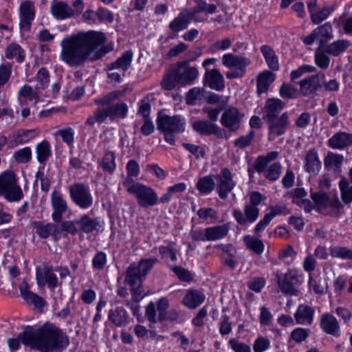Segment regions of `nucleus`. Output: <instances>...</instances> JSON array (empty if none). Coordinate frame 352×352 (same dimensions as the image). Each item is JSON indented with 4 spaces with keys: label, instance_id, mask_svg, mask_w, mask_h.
Segmentation results:
<instances>
[{
    "label": "nucleus",
    "instance_id": "nucleus-1",
    "mask_svg": "<svg viewBox=\"0 0 352 352\" xmlns=\"http://www.w3.org/2000/svg\"><path fill=\"white\" fill-rule=\"evenodd\" d=\"M106 41L102 32L89 31L73 34L64 38L61 43V60L70 67H80L89 59H99L107 53V50L100 49L97 54L91 57L93 52Z\"/></svg>",
    "mask_w": 352,
    "mask_h": 352
},
{
    "label": "nucleus",
    "instance_id": "nucleus-2",
    "mask_svg": "<svg viewBox=\"0 0 352 352\" xmlns=\"http://www.w3.org/2000/svg\"><path fill=\"white\" fill-rule=\"evenodd\" d=\"M21 342L41 352H54L62 350L69 344L68 336L52 323H46L34 330L27 327L19 333Z\"/></svg>",
    "mask_w": 352,
    "mask_h": 352
},
{
    "label": "nucleus",
    "instance_id": "nucleus-3",
    "mask_svg": "<svg viewBox=\"0 0 352 352\" xmlns=\"http://www.w3.org/2000/svg\"><path fill=\"white\" fill-rule=\"evenodd\" d=\"M122 96L120 91H114L94 100V103L98 107L94 111L92 116L87 118L85 124L94 126L96 123L101 124L107 118L111 120L116 118H124L128 112V107L123 102L116 101Z\"/></svg>",
    "mask_w": 352,
    "mask_h": 352
},
{
    "label": "nucleus",
    "instance_id": "nucleus-4",
    "mask_svg": "<svg viewBox=\"0 0 352 352\" xmlns=\"http://www.w3.org/2000/svg\"><path fill=\"white\" fill-rule=\"evenodd\" d=\"M158 262L157 258H142L138 263H132L126 270L124 282L131 287L133 297L136 301L144 296L143 282L154 265Z\"/></svg>",
    "mask_w": 352,
    "mask_h": 352
},
{
    "label": "nucleus",
    "instance_id": "nucleus-5",
    "mask_svg": "<svg viewBox=\"0 0 352 352\" xmlns=\"http://www.w3.org/2000/svg\"><path fill=\"white\" fill-rule=\"evenodd\" d=\"M199 76L198 68L191 66L190 60L179 61L169 67L161 85L164 89L170 91L177 85L184 86L193 84Z\"/></svg>",
    "mask_w": 352,
    "mask_h": 352
},
{
    "label": "nucleus",
    "instance_id": "nucleus-6",
    "mask_svg": "<svg viewBox=\"0 0 352 352\" xmlns=\"http://www.w3.org/2000/svg\"><path fill=\"white\" fill-rule=\"evenodd\" d=\"M186 119L180 116H168L161 113L157 118V129L164 135L165 141L170 145L175 144V134L185 131Z\"/></svg>",
    "mask_w": 352,
    "mask_h": 352
},
{
    "label": "nucleus",
    "instance_id": "nucleus-7",
    "mask_svg": "<svg viewBox=\"0 0 352 352\" xmlns=\"http://www.w3.org/2000/svg\"><path fill=\"white\" fill-rule=\"evenodd\" d=\"M279 155L278 151H271L265 155L258 156L254 162V168L258 173H263L265 179L270 182L278 180L282 173V165L280 162H274L267 166Z\"/></svg>",
    "mask_w": 352,
    "mask_h": 352
},
{
    "label": "nucleus",
    "instance_id": "nucleus-8",
    "mask_svg": "<svg viewBox=\"0 0 352 352\" xmlns=\"http://www.w3.org/2000/svg\"><path fill=\"white\" fill-rule=\"evenodd\" d=\"M311 197L321 213L338 218L343 213V204L336 195L330 196L323 191L311 193Z\"/></svg>",
    "mask_w": 352,
    "mask_h": 352
},
{
    "label": "nucleus",
    "instance_id": "nucleus-9",
    "mask_svg": "<svg viewBox=\"0 0 352 352\" xmlns=\"http://www.w3.org/2000/svg\"><path fill=\"white\" fill-rule=\"evenodd\" d=\"M0 195L8 200L16 201L23 197V192L16 184V177L12 171H5L0 175Z\"/></svg>",
    "mask_w": 352,
    "mask_h": 352
},
{
    "label": "nucleus",
    "instance_id": "nucleus-10",
    "mask_svg": "<svg viewBox=\"0 0 352 352\" xmlns=\"http://www.w3.org/2000/svg\"><path fill=\"white\" fill-rule=\"evenodd\" d=\"M127 191L135 195L138 203L142 208H148L156 205L159 198L154 190L140 183H136L127 188Z\"/></svg>",
    "mask_w": 352,
    "mask_h": 352
},
{
    "label": "nucleus",
    "instance_id": "nucleus-11",
    "mask_svg": "<svg viewBox=\"0 0 352 352\" xmlns=\"http://www.w3.org/2000/svg\"><path fill=\"white\" fill-rule=\"evenodd\" d=\"M72 200L81 209L89 208L94 203V198L89 186L82 183H75L69 186Z\"/></svg>",
    "mask_w": 352,
    "mask_h": 352
},
{
    "label": "nucleus",
    "instance_id": "nucleus-12",
    "mask_svg": "<svg viewBox=\"0 0 352 352\" xmlns=\"http://www.w3.org/2000/svg\"><path fill=\"white\" fill-rule=\"evenodd\" d=\"M301 276L296 271L289 270L283 275L276 274L278 285L280 290L287 295L297 296L299 291L296 288L300 284Z\"/></svg>",
    "mask_w": 352,
    "mask_h": 352
},
{
    "label": "nucleus",
    "instance_id": "nucleus-13",
    "mask_svg": "<svg viewBox=\"0 0 352 352\" xmlns=\"http://www.w3.org/2000/svg\"><path fill=\"white\" fill-rule=\"evenodd\" d=\"M324 78L322 72L305 78L297 83L300 86V92L304 96L314 97L316 91L322 87Z\"/></svg>",
    "mask_w": 352,
    "mask_h": 352
},
{
    "label": "nucleus",
    "instance_id": "nucleus-14",
    "mask_svg": "<svg viewBox=\"0 0 352 352\" xmlns=\"http://www.w3.org/2000/svg\"><path fill=\"white\" fill-rule=\"evenodd\" d=\"M216 179L217 193L221 199L225 200L236 185L230 170L228 168H222L219 174L216 175Z\"/></svg>",
    "mask_w": 352,
    "mask_h": 352
},
{
    "label": "nucleus",
    "instance_id": "nucleus-15",
    "mask_svg": "<svg viewBox=\"0 0 352 352\" xmlns=\"http://www.w3.org/2000/svg\"><path fill=\"white\" fill-rule=\"evenodd\" d=\"M333 38V28L330 23L327 22L318 26L307 36H302V41L305 45H310L316 40H319V48L322 47L329 40Z\"/></svg>",
    "mask_w": 352,
    "mask_h": 352
},
{
    "label": "nucleus",
    "instance_id": "nucleus-16",
    "mask_svg": "<svg viewBox=\"0 0 352 352\" xmlns=\"http://www.w3.org/2000/svg\"><path fill=\"white\" fill-rule=\"evenodd\" d=\"M36 279L39 287H43L47 283L50 288L54 289L58 285V278L53 272V267L48 263H44L42 268H36Z\"/></svg>",
    "mask_w": 352,
    "mask_h": 352
},
{
    "label": "nucleus",
    "instance_id": "nucleus-17",
    "mask_svg": "<svg viewBox=\"0 0 352 352\" xmlns=\"http://www.w3.org/2000/svg\"><path fill=\"white\" fill-rule=\"evenodd\" d=\"M243 114L238 109L230 107L226 109L221 117V124L230 131L235 132L239 128Z\"/></svg>",
    "mask_w": 352,
    "mask_h": 352
},
{
    "label": "nucleus",
    "instance_id": "nucleus-18",
    "mask_svg": "<svg viewBox=\"0 0 352 352\" xmlns=\"http://www.w3.org/2000/svg\"><path fill=\"white\" fill-rule=\"evenodd\" d=\"M266 122L268 124L269 135L273 139L283 135L290 124L287 112L283 113L280 117L266 120Z\"/></svg>",
    "mask_w": 352,
    "mask_h": 352
},
{
    "label": "nucleus",
    "instance_id": "nucleus-19",
    "mask_svg": "<svg viewBox=\"0 0 352 352\" xmlns=\"http://www.w3.org/2000/svg\"><path fill=\"white\" fill-rule=\"evenodd\" d=\"M20 22L21 30L29 31L35 16L34 3L31 1H23L19 7Z\"/></svg>",
    "mask_w": 352,
    "mask_h": 352
},
{
    "label": "nucleus",
    "instance_id": "nucleus-20",
    "mask_svg": "<svg viewBox=\"0 0 352 352\" xmlns=\"http://www.w3.org/2000/svg\"><path fill=\"white\" fill-rule=\"evenodd\" d=\"M32 225L36 234L41 239H47L50 236H52L56 241L60 237V230L58 225L52 223L44 224L40 221H33Z\"/></svg>",
    "mask_w": 352,
    "mask_h": 352
},
{
    "label": "nucleus",
    "instance_id": "nucleus-21",
    "mask_svg": "<svg viewBox=\"0 0 352 352\" xmlns=\"http://www.w3.org/2000/svg\"><path fill=\"white\" fill-rule=\"evenodd\" d=\"M204 84L212 89L222 91L225 88L224 78L219 69L207 70L204 77Z\"/></svg>",
    "mask_w": 352,
    "mask_h": 352
},
{
    "label": "nucleus",
    "instance_id": "nucleus-22",
    "mask_svg": "<svg viewBox=\"0 0 352 352\" xmlns=\"http://www.w3.org/2000/svg\"><path fill=\"white\" fill-rule=\"evenodd\" d=\"M244 212L245 215H243L240 210H234L233 211V216L240 225H244L247 222L253 223L259 215L258 208L254 205H246L245 206Z\"/></svg>",
    "mask_w": 352,
    "mask_h": 352
},
{
    "label": "nucleus",
    "instance_id": "nucleus-23",
    "mask_svg": "<svg viewBox=\"0 0 352 352\" xmlns=\"http://www.w3.org/2000/svg\"><path fill=\"white\" fill-rule=\"evenodd\" d=\"M270 212L266 214L263 219L256 226L254 229L255 232L258 233L262 232L274 217L282 214H287L289 213L286 206L283 204L270 206Z\"/></svg>",
    "mask_w": 352,
    "mask_h": 352
},
{
    "label": "nucleus",
    "instance_id": "nucleus-24",
    "mask_svg": "<svg viewBox=\"0 0 352 352\" xmlns=\"http://www.w3.org/2000/svg\"><path fill=\"white\" fill-rule=\"evenodd\" d=\"M320 325L323 331L333 336H340L338 321L333 315L326 313L321 316Z\"/></svg>",
    "mask_w": 352,
    "mask_h": 352
},
{
    "label": "nucleus",
    "instance_id": "nucleus-25",
    "mask_svg": "<svg viewBox=\"0 0 352 352\" xmlns=\"http://www.w3.org/2000/svg\"><path fill=\"white\" fill-rule=\"evenodd\" d=\"M285 105V102H283L280 99H267L263 108V119L266 121L275 117H278V114L283 110Z\"/></svg>",
    "mask_w": 352,
    "mask_h": 352
},
{
    "label": "nucleus",
    "instance_id": "nucleus-26",
    "mask_svg": "<svg viewBox=\"0 0 352 352\" xmlns=\"http://www.w3.org/2000/svg\"><path fill=\"white\" fill-rule=\"evenodd\" d=\"M51 13L58 20H63L73 16V9L66 2H53L51 6Z\"/></svg>",
    "mask_w": 352,
    "mask_h": 352
},
{
    "label": "nucleus",
    "instance_id": "nucleus-27",
    "mask_svg": "<svg viewBox=\"0 0 352 352\" xmlns=\"http://www.w3.org/2000/svg\"><path fill=\"white\" fill-rule=\"evenodd\" d=\"M250 63V59L231 53L224 54L222 57V64L228 68H246Z\"/></svg>",
    "mask_w": 352,
    "mask_h": 352
},
{
    "label": "nucleus",
    "instance_id": "nucleus-28",
    "mask_svg": "<svg viewBox=\"0 0 352 352\" xmlns=\"http://www.w3.org/2000/svg\"><path fill=\"white\" fill-rule=\"evenodd\" d=\"M315 311L314 308L307 305H300L294 314V318L298 324H311L314 320Z\"/></svg>",
    "mask_w": 352,
    "mask_h": 352
},
{
    "label": "nucleus",
    "instance_id": "nucleus-29",
    "mask_svg": "<svg viewBox=\"0 0 352 352\" xmlns=\"http://www.w3.org/2000/svg\"><path fill=\"white\" fill-rule=\"evenodd\" d=\"M19 289L22 298L28 303L34 305L37 308H43L45 305V301L42 297L30 291L27 283L23 282L19 286Z\"/></svg>",
    "mask_w": 352,
    "mask_h": 352
},
{
    "label": "nucleus",
    "instance_id": "nucleus-30",
    "mask_svg": "<svg viewBox=\"0 0 352 352\" xmlns=\"http://www.w3.org/2000/svg\"><path fill=\"white\" fill-rule=\"evenodd\" d=\"M52 205L54 209L52 219L59 223L62 219V214L67 210V202L58 193L54 192L52 195Z\"/></svg>",
    "mask_w": 352,
    "mask_h": 352
},
{
    "label": "nucleus",
    "instance_id": "nucleus-31",
    "mask_svg": "<svg viewBox=\"0 0 352 352\" xmlns=\"http://www.w3.org/2000/svg\"><path fill=\"white\" fill-rule=\"evenodd\" d=\"M305 162V170L309 173L316 175L321 168V162L315 148H311L307 152Z\"/></svg>",
    "mask_w": 352,
    "mask_h": 352
},
{
    "label": "nucleus",
    "instance_id": "nucleus-32",
    "mask_svg": "<svg viewBox=\"0 0 352 352\" xmlns=\"http://www.w3.org/2000/svg\"><path fill=\"white\" fill-rule=\"evenodd\" d=\"M333 148L342 149L352 144V134L339 132L334 134L328 141Z\"/></svg>",
    "mask_w": 352,
    "mask_h": 352
},
{
    "label": "nucleus",
    "instance_id": "nucleus-33",
    "mask_svg": "<svg viewBox=\"0 0 352 352\" xmlns=\"http://www.w3.org/2000/svg\"><path fill=\"white\" fill-rule=\"evenodd\" d=\"M275 74L269 70L260 73L257 77V93L261 95L265 93L270 85L275 80Z\"/></svg>",
    "mask_w": 352,
    "mask_h": 352
},
{
    "label": "nucleus",
    "instance_id": "nucleus-34",
    "mask_svg": "<svg viewBox=\"0 0 352 352\" xmlns=\"http://www.w3.org/2000/svg\"><path fill=\"white\" fill-rule=\"evenodd\" d=\"M192 126L196 132L204 135L217 134L220 130L215 124L204 120H196Z\"/></svg>",
    "mask_w": 352,
    "mask_h": 352
},
{
    "label": "nucleus",
    "instance_id": "nucleus-35",
    "mask_svg": "<svg viewBox=\"0 0 352 352\" xmlns=\"http://www.w3.org/2000/svg\"><path fill=\"white\" fill-rule=\"evenodd\" d=\"M351 46V42L346 39H339L326 45L324 52L333 56H338Z\"/></svg>",
    "mask_w": 352,
    "mask_h": 352
},
{
    "label": "nucleus",
    "instance_id": "nucleus-36",
    "mask_svg": "<svg viewBox=\"0 0 352 352\" xmlns=\"http://www.w3.org/2000/svg\"><path fill=\"white\" fill-rule=\"evenodd\" d=\"M108 318L117 327H122L127 323L128 315L122 307H117L115 309H110Z\"/></svg>",
    "mask_w": 352,
    "mask_h": 352
},
{
    "label": "nucleus",
    "instance_id": "nucleus-37",
    "mask_svg": "<svg viewBox=\"0 0 352 352\" xmlns=\"http://www.w3.org/2000/svg\"><path fill=\"white\" fill-rule=\"evenodd\" d=\"M344 157L342 155L329 153L324 158V166L327 168L333 170L336 173H340Z\"/></svg>",
    "mask_w": 352,
    "mask_h": 352
},
{
    "label": "nucleus",
    "instance_id": "nucleus-38",
    "mask_svg": "<svg viewBox=\"0 0 352 352\" xmlns=\"http://www.w3.org/2000/svg\"><path fill=\"white\" fill-rule=\"evenodd\" d=\"M78 226L80 232L87 234L98 230V228L101 226L98 219H92L87 214L82 215L78 219Z\"/></svg>",
    "mask_w": 352,
    "mask_h": 352
},
{
    "label": "nucleus",
    "instance_id": "nucleus-39",
    "mask_svg": "<svg viewBox=\"0 0 352 352\" xmlns=\"http://www.w3.org/2000/svg\"><path fill=\"white\" fill-rule=\"evenodd\" d=\"M132 58L133 52L131 51H126L116 61L111 63L108 66V69L111 71L115 69H120L124 72L130 67Z\"/></svg>",
    "mask_w": 352,
    "mask_h": 352
},
{
    "label": "nucleus",
    "instance_id": "nucleus-40",
    "mask_svg": "<svg viewBox=\"0 0 352 352\" xmlns=\"http://www.w3.org/2000/svg\"><path fill=\"white\" fill-rule=\"evenodd\" d=\"M190 22L188 16L183 10L171 21L168 25L170 30L174 32H179L187 29Z\"/></svg>",
    "mask_w": 352,
    "mask_h": 352
},
{
    "label": "nucleus",
    "instance_id": "nucleus-41",
    "mask_svg": "<svg viewBox=\"0 0 352 352\" xmlns=\"http://www.w3.org/2000/svg\"><path fill=\"white\" fill-rule=\"evenodd\" d=\"M261 52L265 58L268 67L273 71H277L279 69L278 57L273 49L267 45L261 47Z\"/></svg>",
    "mask_w": 352,
    "mask_h": 352
},
{
    "label": "nucleus",
    "instance_id": "nucleus-42",
    "mask_svg": "<svg viewBox=\"0 0 352 352\" xmlns=\"http://www.w3.org/2000/svg\"><path fill=\"white\" fill-rule=\"evenodd\" d=\"M229 228L230 227L228 224L207 228L208 241H217L223 238L228 234Z\"/></svg>",
    "mask_w": 352,
    "mask_h": 352
},
{
    "label": "nucleus",
    "instance_id": "nucleus-43",
    "mask_svg": "<svg viewBox=\"0 0 352 352\" xmlns=\"http://www.w3.org/2000/svg\"><path fill=\"white\" fill-rule=\"evenodd\" d=\"M339 188L343 203L347 205L352 203V184L346 177L344 176L340 177Z\"/></svg>",
    "mask_w": 352,
    "mask_h": 352
},
{
    "label": "nucleus",
    "instance_id": "nucleus-44",
    "mask_svg": "<svg viewBox=\"0 0 352 352\" xmlns=\"http://www.w3.org/2000/svg\"><path fill=\"white\" fill-rule=\"evenodd\" d=\"M205 296L203 293L199 291L188 292L184 298V303L190 309H195L204 300Z\"/></svg>",
    "mask_w": 352,
    "mask_h": 352
},
{
    "label": "nucleus",
    "instance_id": "nucleus-45",
    "mask_svg": "<svg viewBox=\"0 0 352 352\" xmlns=\"http://www.w3.org/2000/svg\"><path fill=\"white\" fill-rule=\"evenodd\" d=\"M126 178L123 182V185L127 188L133 182V178L137 177L140 172L139 164L134 160H129L126 164Z\"/></svg>",
    "mask_w": 352,
    "mask_h": 352
},
{
    "label": "nucleus",
    "instance_id": "nucleus-46",
    "mask_svg": "<svg viewBox=\"0 0 352 352\" xmlns=\"http://www.w3.org/2000/svg\"><path fill=\"white\" fill-rule=\"evenodd\" d=\"M33 130H27L19 131L16 133H13L10 136L12 140L9 142L10 146L14 147L19 144L28 142L30 140L33 138Z\"/></svg>",
    "mask_w": 352,
    "mask_h": 352
},
{
    "label": "nucleus",
    "instance_id": "nucleus-47",
    "mask_svg": "<svg viewBox=\"0 0 352 352\" xmlns=\"http://www.w3.org/2000/svg\"><path fill=\"white\" fill-rule=\"evenodd\" d=\"M116 154L113 151H107L102 158L100 166L104 172L113 174L116 169Z\"/></svg>",
    "mask_w": 352,
    "mask_h": 352
},
{
    "label": "nucleus",
    "instance_id": "nucleus-48",
    "mask_svg": "<svg viewBox=\"0 0 352 352\" xmlns=\"http://www.w3.org/2000/svg\"><path fill=\"white\" fill-rule=\"evenodd\" d=\"M196 187L200 193L208 195L214 189L215 182L211 175H206L199 179Z\"/></svg>",
    "mask_w": 352,
    "mask_h": 352
},
{
    "label": "nucleus",
    "instance_id": "nucleus-49",
    "mask_svg": "<svg viewBox=\"0 0 352 352\" xmlns=\"http://www.w3.org/2000/svg\"><path fill=\"white\" fill-rule=\"evenodd\" d=\"M6 57L8 59L16 58L19 63H22L25 59V52L19 45L13 43L7 47Z\"/></svg>",
    "mask_w": 352,
    "mask_h": 352
},
{
    "label": "nucleus",
    "instance_id": "nucleus-50",
    "mask_svg": "<svg viewBox=\"0 0 352 352\" xmlns=\"http://www.w3.org/2000/svg\"><path fill=\"white\" fill-rule=\"evenodd\" d=\"M243 242L248 249L253 251L256 254L261 255L263 252L264 245L260 239L250 235H246L243 237Z\"/></svg>",
    "mask_w": 352,
    "mask_h": 352
},
{
    "label": "nucleus",
    "instance_id": "nucleus-51",
    "mask_svg": "<svg viewBox=\"0 0 352 352\" xmlns=\"http://www.w3.org/2000/svg\"><path fill=\"white\" fill-rule=\"evenodd\" d=\"M37 160L40 163H44L51 155L50 146L47 141H43L37 144L36 148Z\"/></svg>",
    "mask_w": 352,
    "mask_h": 352
},
{
    "label": "nucleus",
    "instance_id": "nucleus-52",
    "mask_svg": "<svg viewBox=\"0 0 352 352\" xmlns=\"http://www.w3.org/2000/svg\"><path fill=\"white\" fill-rule=\"evenodd\" d=\"M329 251L332 257L352 260V250L346 247L332 246L329 248Z\"/></svg>",
    "mask_w": 352,
    "mask_h": 352
},
{
    "label": "nucleus",
    "instance_id": "nucleus-53",
    "mask_svg": "<svg viewBox=\"0 0 352 352\" xmlns=\"http://www.w3.org/2000/svg\"><path fill=\"white\" fill-rule=\"evenodd\" d=\"M255 137V132L251 130L247 135H241L234 142L235 147L243 149L251 145Z\"/></svg>",
    "mask_w": 352,
    "mask_h": 352
},
{
    "label": "nucleus",
    "instance_id": "nucleus-54",
    "mask_svg": "<svg viewBox=\"0 0 352 352\" xmlns=\"http://www.w3.org/2000/svg\"><path fill=\"white\" fill-rule=\"evenodd\" d=\"M36 80L38 82L35 87L36 91L43 89L48 86L50 74L45 68L42 67L38 70L36 74Z\"/></svg>",
    "mask_w": 352,
    "mask_h": 352
},
{
    "label": "nucleus",
    "instance_id": "nucleus-55",
    "mask_svg": "<svg viewBox=\"0 0 352 352\" xmlns=\"http://www.w3.org/2000/svg\"><path fill=\"white\" fill-rule=\"evenodd\" d=\"M333 10V8L329 6L323 7L320 11L314 12L310 16L314 24H319L325 20Z\"/></svg>",
    "mask_w": 352,
    "mask_h": 352
},
{
    "label": "nucleus",
    "instance_id": "nucleus-56",
    "mask_svg": "<svg viewBox=\"0 0 352 352\" xmlns=\"http://www.w3.org/2000/svg\"><path fill=\"white\" fill-rule=\"evenodd\" d=\"M314 59L316 65L322 69H327L329 67L330 58L325 52L320 51L319 47L316 50Z\"/></svg>",
    "mask_w": 352,
    "mask_h": 352
},
{
    "label": "nucleus",
    "instance_id": "nucleus-57",
    "mask_svg": "<svg viewBox=\"0 0 352 352\" xmlns=\"http://www.w3.org/2000/svg\"><path fill=\"white\" fill-rule=\"evenodd\" d=\"M204 89L199 87H193L187 93L186 100L188 104H195L196 101L201 100Z\"/></svg>",
    "mask_w": 352,
    "mask_h": 352
},
{
    "label": "nucleus",
    "instance_id": "nucleus-58",
    "mask_svg": "<svg viewBox=\"0 0 352 352\" xmlns=\"http://www.w3.org/2000/svg\"><path fill=\"white\" fill-rule=\"evenodd\" d=\"M59 230L60 232L64 231L72 235L76 234L78 232H80L78 219L75 221H65L61 222Z\"/></svg>",
    "mask_w": 352,
    "mask_h": 352
},
{
    "label": "nucleus",
    "instance_id": "nucleus-59",
    "mask_svg": "<svg viewBox=\"0 0 352 352\" xmlns=\"http://www.w3.org/2000/svg\"><path fill=\"white\" fill-rule=\"evenodd\" d=\"M14 157L17 162L26 163L31 160L32 151L30 147H25L14 153Z\"/></svg>",
    "mask_w": 352,
    "mask_h": 352
},
{
    "label": "nucleus",
    "instance_id": "nucleus-60",
    "mask_svg": "<svg viewBox=\"0 0 352 352\" xmlns=\"http://www.w3.org/2000/svg\"><path fill=\"white\" fill-rule=\"evenodd\" d=\"M279 93L283 98H295L298 96L297 89L290 84H283L279 89Z\"/></svg>",
    "mask_w": 352,
    "mask_h": 352
},
{
    "label": "nucleus",
    "instance_id": "nucleus-61",
    "mask_svg": "<svg viewBox=\"0 0 352 352\" xmlns=\"http://www.w3.org/2000/svg\"><path fill=\"white\" fill-rule=\"evenodd\" d=\"M159 252L164 259L168 260L169 258L173 262L177 260V250L170 245L160 246L159 248Z\"/></svg>",
    "mask_w": 352,
    "mask_h": 352
},
{
    "label": "nucleus",
    "instance_id": "nucleus-62",
    "mask_svg": "<svg viewBox=\"0 0 352 352\" xmlns=\"http://www.w3.org/2000/svg\"><path fill=\"white\" fill-rule=\"evenodd\" d=\"M151 108L149 97H144L139 102L138 113L140 114L144 119L150 118Z\"/></svg>",
    "mask_w": 352,
    "mask_h": 352
},
{
    "label": "nucleus",
    "instance_id": "nucleus-63",
    "mask_svg": "<svg viewBox=\"0 0 352 352\" xmlns=\"http://www.w3.org/2000/svg\"><path fill=\"white\" fill-rule=\"evenodd\" d=\"M56 135H60L62 138L63 141L69 146H73L74 132L71 127L58 131L56 132Z\"/></svg>",
    "mask_w": 352,
    "mask_h": 352
},
{
    "label": "nucleus",
    "instance_id": "nucleus-64",
    "mask_svg": "<svg viewBox=\"0 0 352 352\" xmlns=\"http://www.w3.org/2000/svg\"><path fill=\"white\" fill-rule=\"evenodd\" d=\"M12 73V65L10 63L0 65V89L9 80Z\"/></svg>",
    "mask_w": 352,
    "mask_h": 352
}]
</instances>
